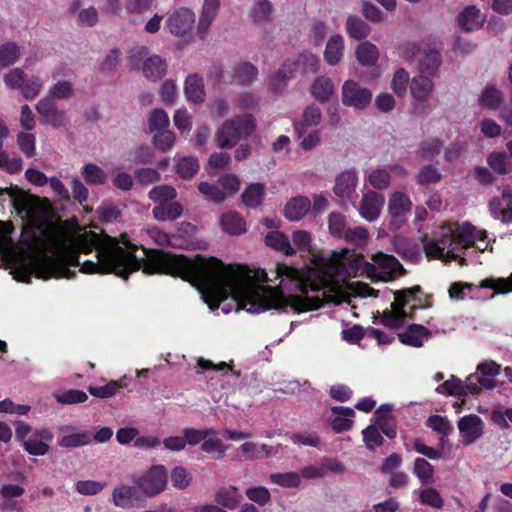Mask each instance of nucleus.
<instances>
[{"label": "nucleus", "mask_w": 512, "mask_h": 512, "mask_svg": "<svg viewBox=\"0 0 512 512\" xmlns=\"http://www.w3.org/2000/svg\"><path fill=\"white\" fill-rule=\"evenodd\" d=\"M184 94L188 102L202 103L205 97L203 79L196 74L187 76L184 82Z\"/></svg>", "instance_id": "32"}, {"label": "nucleus", "mask_w": 512, "mask_h": 512, "mask_svg": "<svg viewBox=\"0 0 512 512\" xmlns=\"http://www.w3.org/2000/svg\"><path fill=\"white\" fill-rule=\"evenodd\" d=\"M458 429L463 444L469 445L483 435V421L479 416L469 414L459 419Z\"/></svg>", "instance_id": "16"}, {"label": "nucleus", "mask_w": 512, "mask_h": 512, "mask_svg": "<svg viewBox=\"0 0 512 512\" xmlns=\"http://www.w3.org/2000/svg\"><path fill=\"white\" fill-rule=\"evenodd\" d=\"M36 111L43 123L55 128L62 127L66 122L65 112L60 110L51 97H42L36 104Z\"/></svg>", "instance_id": "15"}, {"label": "nucleus", "mask_w": 512, "mask_h": 512, "mask_svg": "<svg viewBox=\"0 0 512 512\" xmlns=\"http://www.w3.org/2000/svg\"><path fill=\"white\" fill-rule=\"evenodd\" d=\"M16 439L22 442L24 449L31 455L42 456L49 451L53 435L48 429L32 430L28 424L17 421Z\"/></svg>", "instance_id": "6"}, {"label": "nucleus", "mask_w": 512, "mask_h": 512, "mask_svg": "<svg viewBox=\"0 0 512 512\" xmlns=\"http://www.w3.org/2000/svg\"><path fill=\"white\" fill-rule=\"evenodd\" d=\"M341 465L337 462L327 461L322 464H314L304 467L301 470V478L317 479L323 477L328 471H341Z\"/></svg>", "instance_id": "43"}, {"label": "nucleus", "mask_w": 512, "mask_h": 512, "mask_svg": "<svg viewBox=\"0 0 512 512\" xmlns=\"http://www.w3.org/2000/svg\"><path fill=\"white\" fill-rule=\"evenodd\" d=\"M81 174L88 185H103L108 179L107 173L94 163L85 164L82 167Z\"/></svg>", "instance_id": "44"}, {"label": "nucleus", "mask_w": 512, "mask_h": 512, "mask_svg": "<svg viewBox=\"0 0 512 512\" xmlns=\"http://www.w3.org/2000/svg\"><path fill=\"white\" fill-rule=\"evenodd\" d=\"M196 23V15L189 7H178L174 9L166 19L168 31L177 37H184L190 34Z\"/></svg>", "instance_id": "12"}, {"label": "nucleus", "mask_w": 512, "mask_h": 512, "mask_svg": "<svg viewBox=\"0 0 512 512\" xmlns=\"http://www.w3.org/2000/svg\"><path fill=\"white\" fill-rule=\"evenodd\" d=\"M481 288H490L501 294L512 292V274L508 278L485 279L478 286L472 283L454 282L450 285L448 292L451 299L459 301L476 298Z\"/></svg>", "instance_id": "7"}, {"label": "nucleus", "mask_w": 512, "mask_h": 512, "mask_svg": "<svg viewBox=\"0 0 512 512\" xmlns=\"http://www.w3.org/2000/svg\"><path fill=\"white\" fill-rule=\"evenodd\" d=\"M265 242L269 247L281 251L285 255H293L296 253V250L289 242L287 236L278 230L269 232L265 237Z\"/></svg>", "instance_id": "42"}, {"label": "nucleus", "mask_w": 512, "mask_h": 512, "mask_svg": "<svg viewBox=\"0 0 512 512\" xmlns=\"http://www.w3.org/2000/svg\"><path fill=\"white\" fill-rule=\"evenodd\" d=\"M45 81L39 75H26L23 85L20 89L21 95L27 100H33L39 96Z\"/></svg>", "instance_id": "46"}, {"label": "nucleus", "mask_w": 512, "mask_h": 512, "mask_svg": "<svg viewBox=\"0 0 512 512\" xmlns=\"http://www.w3.org/2000/svg\"><path fill=\"white\" fill-rule=\"evenodd\" d=\"M441 173L434 165H425L418 171L416 181L420 185L435 184L441 180Z\"/></svg>", "instance_id": "60"}, {"label": "nucleus", "mask_w": 512, "mask_h": 512, "mask_svg": "<svg viewBox=\"0 0 512 512\" xmlns=\"http://www.w3.org/2000/svg\"><path fill=\"white\" fill-rule=\"evenodd\" d=\"M489 167L500 175L509 173L511 162L503 152H492L487 158Z\"/></svg>", "instance_id": "55"}, {"label": "nucleus", "mask_w": 512, "mask_h": 512, "mask_svg": "<svg viewBox=\"0 0 512 512\" xmlns=\"http://www.w3.org/2000/svg\"><path fill=\"white\" fill-rule=\"evenodd\" d=\"M402 57L415 64L420 75L434 77L437 75L442 63V56L436 49L419 47L409 44L402 52Z\"/></svg>", "instance_id": "5"}, {"label": "nucleus", "mask_w": 512, "mask_h": 512, "mask_svg": "<svg viewBox=\"0 0 512 512\" xmlns=\"http://www.w3.org/2000/svg\"><path fill=\"white\" fill-rule=\"evenodd\" d=\"M148 197L158 205L174 200L177 197V191L170 185H157L148 192Z\"/></svg>", "instance_id": "51"}, {"label": "nucleus", "mask_w": 512, "mask_h": 512, "mask_svg": "<svg viewBox=\"0 0 512 512\" xmlns=\"http://www.w3.org/2000/svg\"><path fill=\"white\" fill-rule=\"evenodd\" d=\"M198 190L203 196L215 203H221L227 199V194L221 190L220 186L208 182H200Z\"/></svg>", "instance_id": "62"}, {"label": "nucleus", "mask_w": 512, "mask_h": 512, "mask_svg": "<svg viewBox=\"0 0 512 512\" xmlns=\"http://www.w3.org/2000/svg\"><path fill=\"white\" fill-rule=\"evenodd\" d=\"M456 21L464 31L473 32L484 25L486 15L475 5H469L457 15Z\"/></svg>", "instance_id": "21"}, {"label": "nucleus", "mask_w": 512, "mask_h": 512, "mask_svg": "<svg viewBox=\"0 0 512 512\" xmlns=\"http://www.w3.org/2000/svg\"><path fill=\"white\" fill-rule=\"evenodd\" d=\"M173 122L181 134H189L193 125V117L186 108H179L173 115Z\"/></svg>", "instance_id": "61"}, {"label": "nucleus", "mask_w": 512, "mask_h": 512, "mask_svg": "<svg viewBox=\"0 0 512 512\" xmlns=\"http://www.w3.org/2000/svg\"><path fill=\"white\" fill-rule=\"evenodd\" d=\"M384 203L383 195L375 191H368L363 195L359 204V213L365 220L375 221L380 216Z\"/></svg>", "instance_id": "17"}, {"label": "nucleus", "mask_w": 512, "mask_h": 512, "mask_svg": "<svg viewBox=\"0 0 512 512\" xmlns=\"http://www.w3.org/2000/svg\"><path fill=\"white\" fill-rule=\"evenodd\" d=\"M503 102L504 95L502 91L493 84H487L477 96V103L484 110H497L502 106Z\"/></svg>", "instance_id": "22"}, {"label": "nucleus", "mask_w": 512, "mask_h": 512, "mask_svg": "<svg viewBox=\"0 0 512 512\" xmlns=\"http://www.w3.org/2000/svg\"><path fill=\"white\" fill-rule=\"evenodd\" d=\"M256 129L252 115H242L224 121L216 130L214 142L220 149L234 147L242 138L249 137Z\"/></svg>", "instance_id": "4"}, {"label": "nucleus", "mask_w": 512, "mask_h": 512, "mask_svg": "<svg viewBox=\"0 0 512 512\" xmlns=\"http://www.w3.org/2000/svg\"><path fill=\"white\" fill-rule=\"evenodd\" d=\"M239 451L246 459L255 460L276 455L278 448L255 441H246L239 447Z\"/></svg>", "instance_id": "29"}, {"label": "nucleus", "mask_w": 512, "mask_h": 512, "mask_svg": "<svg viewBox=\"0 0 512 512\" xmlns=\"http://www.w3.org/2000/svg\"><path fill=\"white\" fill-rule=\"evenodd\" d=\"M357 183V172L355 170H345L336 177L334 193L340 198L350 199L355 192Z\"/></svg>", "instance_id": "23"}, {"label": "nucleus", "mask_w": 512, "mask_h": 512, "mask_svg": "<svg viewBox=\"0 0 512 512\" xmlns=\"http://www.w3.org/2000/svg\"><path fill=\"white\" fill-rule=\"evenodd\" d=\"M112 500L117 507H133L138 501L136 488L125 484L118 485L113 489Z\"/></svg>", "instance_id": "33"}, {"label": "nucleus", "mask_w": 512, "mask_h": 512, "mask_svg": "<svg viewBox=\"0 0 512 512\" xmlns=\"http://www.w3.org/2000/svg\"><path fill=\"white\" fill-rule=\"evenodd\" d=\"M59 72L55 71L52 74L54 82L50 85L48 95L53 100H69L75 95V87L72 81L68 79L57 80Z\"/></svg>", "instance_id": "28"}, {"label": "nucleus", "mask_w": 512, "mask_h": 512, "mask_svg": "<svg viewBox=\"0 0 512 512\" xmlns=\"http://www.w3.org/2000/svg\"><path fill=\"white\" fill-rule=\"evenodd\" d=\"M152 141L154 146L162 151L166 152L170 150L176 141V135L169 128L153 133Z\"/></svg>", "instance_id": "57"}, {"label": "nucleus", "mask_w": 512, "mask_h": 512, "mask_svg": "<svg viewBox=\"0 0 512 512\" xmlns=\"http://www.w3.org/2000/svg\"><path fill=\"white\" fill-rule=\"evenodd\" d=\"M345 41L344 37L340 34H334L329 37L326 47L324 49V60L329 66L338 65L344 56Z\"/></svg>", "instance_id": "26"}, {"label": "nucleus", "mask_w": 512, "mask_h": 512, "mask_svg": "<svg viewBox=\"0 0 512 512\" xmlns=\"http://www.w3.org/2000/svg\"><path fill=\"white\" fill-rule=\"evenodd\" d=\"M322 121V111L316 104L311 103L305 107L301 118L294 123L297 135L306 132L310 127H317Z\"/></svg>", "instance_id": "25"}, {"label": "nucleus", "mask_w": 512, "mask_h": 512, "mask_svg": "<svg viewBox=\"0 0 512 512\" xmlns=\"http://www.w3.org/2000/svg\"><path fill=\"white\" fill-rule=\"evenodd\" d=\"M319 67V58L311 52H303L295 60L288 59L284 62V68L288 69L290 75L298 70L303 72H316Z\"/></svg>", "instance_id": "24"}, {"label": "nucleus", "mask_w": 512, "mask_h": 512, "mask_svg": "<svg viewBox=\"0 0 512 512\" xmlns=\"http://www.w3.org/2000/svg\"><path fill=\"white\" fill-rule=\"evenodd\" d=\"M434 91V83L431 77L418 75L412 78L410 82V93L413 98L425 101L427 100Z\"/></svg>", "instance_id": "35"}, {"label": "nucleus", "mask_w": 512, "mask_h": 512, "mask_svg": "<svg viewBox=\"0 0 512 512\" xmlns=\"http://www.w3.org/2000/svg\"><path fill=\"white\" fill-rule=\"evenodd\" d=\"M242 500V495L238 487L234 485H226L220 487L215 493V501L218 505L234 510L239 506Z\"/></svg>", "instance_id": "31"}, {"label": "nucleus", "mask_w": 512, "mask_h": 512, "mask_svg": "<svg viewBox=\"0 0 512 512\" xmlns=\"http://www.w3.org/2000/svg\"><path fill=\"white\" fill-rule=\"evenodd\" d=\"M131 59L148 80L157 81L166 74V60L158 54L150 53L145 47L140 48L134 53Z\"/></svg>", "instance_id": "8"}, {"label": "nucleus", "mask_w": 512, "mask_h": 512, "mask_svg": "<svg viewBox=\"0 0 512 512\" xmlns=\"http://www.w3.org/2000/svg\"><path fill=\"white\" fill-rule=\"evenodd\" d=\"M220 9V0H203L198 23L197 35L203 39L216 19Z\"/></svg>", "instance_id": "20"}, {"label": "nucleus", "mask_w": 512, "mask_h": 512, "mask_svg": "<svg viewBox=\"0 0 512 512\" xmlns=\"http://www.w3.org/2000/svg\"><path fill=\"white\" fill-rule=\"evenodd\" d=\"M419 289L418 286H415L411 289L397 292L395 294V300L391 305V310L383 313L382 323L390 328H399L406 324L409 315L407 308L411 309L413 307L409 305L407 297L412 296L415 292H418Z\"/></svg>", "instance_id": "10"}, {"label": "nucleus", "mask_w": 512, "mask_h": 512, "mask_svg": "<svg viewBox=\"0 0 512 512\" xmlns=\"http://www.w3.org/2000/svg\"><path fill=\"white\" fill-rule=\"evenodd\" d=\"M170 119L163 109H154L148 117V127L151 133L168 129Z\"/></svg>", "instance_id": "54"}, {"label": "nucleus", "mask_w": 512, "mask_h": 512, "mask_svg": "<svg viewBox=\"0 0 512 512\" xmlns=\"http://www.w3.org/2000/svg\"><path fill=\"white\" fill-rule=\"evenodd\" d=\"M333 413L337 416L332 420L333 429L337 432L346 431L352 426L354 410L348 407H333Z\"/></svg>", "instance_id": "47"}, {"label": "nucleus", "mask_w": 512, "mask_h": 512, "mask_svg": "<svg viewBox=\"0 0 512 512\" xmlns=\"http://www.w3.org/2000/svg\"><path fill=\"white\" fill-rule=\"evenodd\" d=\"M8 135L9 129L5 122L0 119V167L5 168L10 173H15L21 169L22 162L18 159H9L8 155L2 150L3 142Z\"/></svg>", "instance_id": "41"}, {"label": "nucleus", "mask_w": 512, "mask_h": 512, "mask_svg": "<svg viewBox=\"0 0 512 512\" xmlns=\"http://www.w3.org/2000/svg\"><path fill=\"white\" fill-rule=\"evenodd\" d=\"M501 366L494 361H484L477 365L476 372L470 374V376H477L479 381H476L479 394L482 389H493L496 387V382L493 379L499 375Z\"/></svg>", "instance_id": "18"}, {"label": "nucleus", "mask_w": 512, "mask_h": 512, "mask_svg": "<svg viewBox=\"0 0 512 512\" xmlns=\"http://www.w3.org/2000/svg\"><path fill=\"white\" fill-rule=\"evenodd\" d=\"M245 494L250 501L259 506H265L271 501L270 491L263 486L249 487L246 489Z\"/></svg>", "instance_id": "64"}, {"label": "nucleus", "mask_w": 512, "mask_h": 512, "mask_svg": "<svg viewBox=\"0 0 512 512\" xmlns=\"http://www.w3.org/2000/svg\"><path fill=\"white\" fill-rule=\"evenodd\" d=\"M24 80H26V73L19 67L10 69L3 75V83L5 87L12 91H20Z\"/></svg>", "instance_id": "56"}, {"label": "nucleus", "mask_w": 512, "mask_h": 512, "mask_svg": "<svg viewBox=\"0 0 512 512\" xmlns=\"http://www.w3.org/2000/svg\"><path fill=\"white\" fill-rule=\"evenodd\" d=\"M476 381H479L477 376L469 375L465 381H462L460 378L452 375L443 384L439 385L436 391L439 394L449 396L478 395L479 390Z\"/></svg>", "instance_id": "14"}, {"label": "nucleus", "mask_w": 512, "mask_h": 512, "mask_svg": "<svg viewBox=\"0 0 512 512\" xmlns=\"http://www.w3.org/2000/svg\"><path fill=\"white\" fill-rule=\"evenodd\" d=\"M207 432L211 433L203 440L201 449L206 453H216L219 459L223 458L228 447L218 437L216 430L210 428Z\"/></svg>", "instance_id": "45"}, {"label": "nucleus", "mask_w": 512, "mask_h": 512, "mask_svg": "<svg viewBox=\"0 0 512 512\" xmlns=\"http://www.w3.org/2000/svg\"><path fill=\"white\" fill-rule=\"evenodd\" d=\"M413 471L422 483L428 484L433 482L434 468L424 458H417L415 460Z\"/></svg>", "instance_id": "63"}, {"label": "nucleus", "mask_w": 512, "mask_h": 512, "mask_svg": "<svg viewBox=\"0 0 512 512\" xmlns=\"http://www.w3.org/2000/svg\"><path fill=\"white\" fill-rule=\"evenodd\" d=\"M264 186L260 183L250 184L242 194V201L248 207L258 206L264 195Z\"/></svg>", "instance_id": "53"}, {"label": "nucleus", "mask_w": 512, "mask_h": 512, "mask_svg": "<svg viewBox=\"0 0 512 512\" xmlns=\"http://www.w3.org/2000/svg\"><path fill=\"white\" fill-rule=\"evenodd\" d=\"M357 61L362 66H374L379 59V50L376 45L369 41L361 42L355 50Z\"/></svg>", "instance_id": "38"}, {"label": "nucleus", "mask_w": 512, "mask_h": 512, "mask_svg": "<svg viewBox=\"0 0 512 512\" xmlns=\"http://www.w3.org/2000/svg\"><path fill=\"white\" fill-rule=\"evenodd\" d=\"M89 443H91V435L86 431H74L58 440V445L63 448H77Z\"/></svg>", "instance_id": "49"}, {"label": "nucleus", "mask_w": 512, "mask_h": 512, "mask_svg": "<svg viewBox=\"0 0 512 512\" xmlns=\"http://www.w3.org/2000/svg\"><path fill=\"white\" fill-rule=\"evenodd\" d=\"M430 336V332L422 325H410L405 331L399 333L403 344L420 347Z\"/></svg>", "instance_id": "36"}, {"label": "nucleus", "mask_w": 512, "mask_h": 512, "mask_svg": "<svg viewBox=\"0 0 512 512\" xmlns=\"http://www.w3.org/2000/svg\"><path fill=\"white\" fill-rule=\"evenodd\" d=\"M372 261L364 262L349 249H342L329 257H316L314 267L278 263L279 287L272 288L263 284L268 281L263 270L253 272L244 266H226L215 258L186 257V281L198 288L211 310L221 307L224 314L232 310L257 314L269 309L301 313L318 309L325 302H341L346 290L354 296L376 297L368 285L346 281L359 271L382 281L403 273L401 264L391 255L377 253Z\"/></svg>", "instance_id": "1"}, {"label": "nucleus", "mask_w": 512, "mask_h": 512, "mask_svg": "<svg viewBox=\"0 0 512 512\" xmlns=\"http://www.w3.org/2000/svg\"><path fill=\"white\" fill-rule=\"evenodd\" d=\"M309 93L316 101L327 103L331 101L336 94L334 81L327 75L317 76L309 86Z\"/></svg>", "instance_id": "19"}, {"label": "nucleus", "mask_w": 512, "mask_h": 512, "mask_svg": "<svg viewBox=\"0 0 512 512\" xmlns=\"http://www.w3.org/2000/svg\"><path fill=\"white\" fill-rule=\"evenodd\" d=\"M443 147V142L438 137H428L422 140L416 150V156L421 161H429L436 157Z\"/></svg>", "instance_id": "40"}, {"label": "nucleus", "mask_w": 512, "mask_h": 512, "mask_svg": "<svg viewBox=\"0 0 512 512\" xmlns=\"http://www.w3.org/2000/svg\"><path fill=\"white\" fill-rule=\"evenodd\" d=\"M183 214V206L176 201L160 203L152 209V215L157 221H173Z\"/></svg>", "instance_id": "34"}, {"label": "nucleus", "mask_w": 512, "mask_h": 512, "mask_svg": "<svg viewBox=\"0 0 512 512\" xmlns=\"http://www.w3.org/2000/svg\"><path fill=\"white\" fill-rule=\"evenodd\" d=\"M5 202L23 223L20 241L15 245L11 237L13 225L0 221V256L17 281L29 283L32 276L44 280L72 278L76 268L87 274L114 273L126 278L143 267L148 274L164 273L181 278L156 269L158 258L173 254L158 253L144 262L146 251L143 249L137 255L138 247L126 235L117 239L91 229L66 231L53 221L47 199L17 187L0 188V206Z\"/></svg>", "instance_id": "2"}, {"label": "nucleus", "mask_w": 512, "mask_h": 512, "mask_svg": "<svg viewBox=\"0 0 512 512\" xmlns=\"http://www.w3.org/2000/svg\"><path fill=\"white\" fill-rule=\"evenodd\" d=\"M485 230L468 222L445 223L437 227L432 237L423 239V249L428 259H457L469 247L485 251L489 247Z\"/></svg>", "instance_id": "3"}, {"label": "nucleus", "mask_w": 512, "mask_h": 512, "mask_svg": "<svg viewBox=\"0 0 512 512\" xmlns=\"http://www.w3.org/2000/svg\"><path fill=\"white\" fill-rule=\"evenodd\" d=\"M412 201L410 196L401 190H394L389 194L388 213L391 223L397 227L402 225L411 214Z\"/></svg>", "instance_id": "13"}, {"label": "nucleus", "mask_w": 512, "mask_h": 512, "mask_svg": "<svg viewBox=\"0 0 512 512\" xmlns=\"http://www.w3.org/2000/svg\"><path fill=\"white\" fill-rule=\"evenodd\" d=\"M219 225L229 235H240L246 232L245 220L235 211L223 213L219 218Z\"/></svg>", "instance_id": "30"}, {"label": "nucleus", "mask_w": 512, "mask_h": 512, "mask_svg": "<svg viewBox=\"0 0 512 512\" xmlns=\"http://www.w3.org/2000/svg\"><path fill=\"white\" fill-rule=\"evenodd\" d=\"M346 32L354 39H364L370 34L371 28L361 18L349 16L346 21Z\"/></svg>", "instance_id": "50"}, {"label": "nucleus", "mask_w": 512, "mask_h": 512, "mask_svg": "<svg viewBox=\"0 0 512 512\" xmlns=\"http://www.w3.org/2000/svg\"><path fill=\"white\" fill-rule=\"evenodd\" d=\"M167 469L164 465H154L136 480L137 488L146 496L153 497L165 490Z\"/></svg>", "instance_id": "11"}, {"label": "nucleus", "mask_w": 512, "mask_h": 512, "mask_svg": "<svg viewBox=\"0 0 512 512\" xmlns=\"http://www.w3.org/2000/svg\"><path fill=\"white\" fill-rule=\"evenodd\" d=\"M372 91L353 79H347L341 86V103L354 110H365L372 101Z\"/></svg>", "instance_id": "9"}, {"label": "nucleus", "mask_w": 512, "mask_h": 512, "mask_svg": "<svg viewBox=\"0 0 512 512\" xmlns=\"http://www.w3.org/2000/svg\"><path fill=\"white\" fill-rule=\"evenodd\" d=\"M409 81V73L403 68H398L393 73L390 82V88L396 93L397 96L402 97L406 94Z\"/></svg>", "instance_id": "58"}, {"label": "nucleus", "mask_w": 512, "mask_h": 512, "mask_svg": "<svg viewBox=\"0 0 512 512\" xmlns=\"http://www.w3.org/2000/svg\"><path fill=\"white\" fill-rule=\"evenodd\" d=\"M199 168V161L195 157L181 156L175 159V172L182 179H192L198 173Z\"/></svg>", "instance_id": "39"}, {"label": "nucleus", "mask_w": 512, "mask_h": 512, "mask_svg": "<svg viewBox=\"0 0 512 512\" xmlns=\"http://www.w3.org/2000/svg\"><path fill=\"white\" fill-rule=\"evenodd\" d=\"M269 479L272 483L283 488H297L301 483V475L294 471L272 473L270 474Z\"/></svg>", "instance_id": "52"}, {"label": "nucleus", "mask_w": 512, "mask_h": 512, "mask_svg": "<svg viewBox=\"0 0 512 512\" xmlns=\"http://www.w3.org/2000/svg\"><path fill=\"white\" fill-rule=\"evenodd\" d=\"M368 182L375 189H386L390 185L391 176L388 170L378 167L369 173Z\"/></svg>", "instance_id": "59"}, {"label": "nucleus", "mask_w": 512, "mask_h": 512, "mask_svg": "<svg viewBox=\"0 0 512 512\" xmlns=\"http://www.w3.org/2000/svg\"><path fill=\"white\" fill-rule=\"evenodd\" d=\"M21 57L20 48L12 42L0 45V68H7L19 61Z\"/></svg>", "instance_id": "48"}, {"label": "nucleus", "mask_w": 512, "mask_h": 512, "mask_svg": "<svg viewBox=\"0 0 512 512\" xmlns=\"http://www.w3.org/2000/svg\"><path fill=\"white\" fill-rule=\"evenodd\" d=\"M311 210V201L306 196H296L285 204L283 214L290 221L301 220Z\"/></svg>", "instance_id": "27"}, {"label": "nucleus", "mask_w": 512, "mask_h": 512, "mask_svg": "<svg viewBox=\"0 0 512 512\" xmlns=\"http://www.w3.org/2000/svg\"><path fill=\"white\" fill-rule=\"evenodd\" d=\"M274 6L270 0H255L249 10V18L253 23H265L272 19Z\"/></svg>", "instance_id": "37"}]
</instances>
